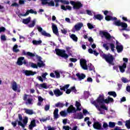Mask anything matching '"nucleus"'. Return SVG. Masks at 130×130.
<instances>
[{
	"label": "nucleus",
	"mask_w": 130,
	"mask_h": 130,
	"mask_svg": "<svg viewBox=\"0 0 130 130\" xmlns=\"http://www.w3.org/2000/svg\"><path fill=\"white\" fill-rule=\"evenodd\" d=\"M113 101V99L109 96L105 100L104 95L100 94L97 100L91 102V103L95 106L96 108L100 112H99V114H105V110H108V108L105 106L104 103H112Z\"/></svg>",
	"instance_id": "1"
},
{
	"label": "nucleus",
	"mask_w": 130,
	"mask_h": 130,
	"mask_svg": "<svg viewBox=\"0 0 130 130\" xmlns=\"http://www.w3.org/2000/svg\"><path fill=\"white\" fill-rule=\"evenodd\" d=\"M104 15L106 16L105 17V20L106 21H114V24L116 26H121V27L122 28V29L119 28L120 31H123V30H126V28H127V24L124 22H120V20H116L117 18L116 17H113L112 16H113V14L111 11H108L107 10H106L105 11H103Z\"/></svg>",
	"instance_id": "2"
},
{
	"label": "nucleus",
	"mask_w": 130,
	"mask_h": 130,
	"mask_svg": "<svg viewBox=\"0 0 130 130\" xmlns=\"http://www.w3.org/2000/svg\"><path fill=\"white\" fill-rule=\"evenodd\" d=\"M80 66L83 69V70H89V71H93V72H95L94 70H95V68H94V66L92 65V64L90 63L88 64V66H87V61L85 59H81L80 61Z\"/></svg>",
	"instance_id": "3"
},
{
	"label": "nucleus",
	"mask_w": 130,
	"mask_h": 130,
	"mask_svg": "<svg viewBox=\"0 0 130 130\" xmlns=\"http://www.w3.org/2000/svg\"><path fill=\"white\" fill-rule=\"evenodd\" d=\"M19 121H18V125H20L23 128L26 126V125L27 123H28V117H25L23 120V117H22V116L21 115H18Z\"/></svg>",
	"instance_id": "4"
},
{
	"label": "nucleus",
	"mask_w": 130,
	"mask_h": 130,
	"mask_svg": "<svg viewBox=\"0 0 130 130\" xmlns=\"http://www.w3.org/2000/svg\"><path fill=\"white\" fill-rule=\"evenodd\" d=\"M101 56L103 57V58H105L106 61L108 62V63H110V64H113L112 62L113 61L114 58L112 55L110 54L106 55L102 53V54H101Z\"/></svg>",
	"instance_id": "5"
},
{
	"label": "nucleus",
	"mask_w": 130,
	"mask_h": 130,
	"mask_svg": "<svg viewBox=\"0 0 130 130\" xmlns=\"http://www.w3.org/2000/svg\"><path fill=\"white\" fill-rule=\"evenodd\" d=\"M55 51L56 52V54L57 55H59V56H61V57H63L66 59L69 57V55L66 53V50H61L59 49H56L55 50Z\"/></svg>",
	"instance_id": "6"
},
{
	"label": "nucleus",
	"mask_w": 130,
	"mask_h": 130,
	"mask_svg": "<svg viewBox=\"0 0 130 130\" xmlns=\"http://www.w3.org/2000/svg\"><path fill=\"white\" fill-rule=\"evenodd\" d=\"M123 61H124L123 64L121 66H119L120 72L121 73H124L125 72L126 64H127V62H128V59L127 58H123Z\"/></svg>",
	"instance_id": "7"
},
{
	"label": "nucleus",
	"mask_w": 130,
	"mask_h": 130,
	"mask_svg": "<svg viewBox=\"0 0 130 130\" xmlns=\"http://www.w3.org/2000/svg\"><path fill=\"white\" fill-rule=\"evenodd\" d=\"M100 34L101 35L102 37H105L107 40H113L114 39V38L111 37L110 34L108 33L107 30L100 31Z\"/></svg>",
	"instance_id": "8"
},
{
	"label": "nucleus",
	"mask_w": 130,
	"mask_h": 130,
	"mask_svg": "<svg viewBox=\"0 0 130 130\" xmlns=\"http://www.w3.org/2000/svg\"><path fill=\"white\" fill-rule=\"evenodd\" d=\"M23 100L25 102L26 105H32L33 104V99H32V96L30 95L25 94L23 97Z\"/></svg>",
	"instance_id": "9"
},
{
	"label": "nucleus",
	"mask_w": 130,
	"mask_h": 130,
	"mask_svg": "<svg viewBox=\"0 0 130 130\" xmlns=\"http://www.w3.org/2000/svg\"><path fill=\"white\" fill-rule=\"evenodd\" d=\"M70 4L73 6L74 10H79L83 7V5L79 2L70 1Z\"/></svg>",
	"instance_id": "10"
},
{
	"label": "nucleus",
	"mask_w": 130,
	"mask_h": 130,
	"mask_svg": "<svg viewBox=\"0 0 130 130\" xmlns=\"http://www.w3.org/2000/svg\"><path fill=\"white\" fill-rule=\"evenodd\" d=\"M83 26H84V25L81 22L76 24L74 27H73L72 28V32H73V33H75V32H76L77 31H80Z\"/></svg>",
	"instance_id": "11"
},
{
	"label": "nucleus",
	"mask_w": 130,
	"mask_h": 130,
	"mask_svg": "<svg viewBox=\"0 0 130 130\" xmlns=\"http://www.w3.org/2000/svg\"><path fill=\"white\" fill-rule=\"evenodd\" d=\"M54 74L55 75L56 79H59L61 77L64 78V75H66V72L63 71L56 70L54 71Z\"/></svg>",
	"instance_id": "12"
},
{
	"label": "nucleus",
	"mask_w": 130,
	"mask_h": 130,
	"mask_svg": "<svg viewBox=\"0 0 130 130\" xmlns=\"http://www.w3.org/2000/svg\"><path fill=\"white\" fill-rule=\"evenodd\" d=\"M37 28L39 31V32H40L41 34L43 35V36H46V37H51V35H50L49 34L46 32V31L41 27V26L38 25L37 26Z\"/></svg>",
	"instance_id": "13"
},
{
	"label": "nucleus",
	"mask_w": 130,
	"mask_h": 130,
	"mask_svg": "<svg viewBox=\"0 0 130 130\" xmlns=\"http://www.w3.org/2000/svg\"><path fill=\"white\" fill-rule=\"evenodd\" d=\"M108 44L110 45L111 50L113 52H114V48H115V46L113 43L110 44H104L103 45V47L106 49V50H109V47H108Z\"/></svg>",
	"instance_id": "14"
},
{
	"label": "nucleus",
	"mask_w": 130,
	"mask_h": 130,
	"mask_svg": "<svg viewBox=\"0 0 130 130\" xmlns=\"http://www.w3.org/2000/svg\"><path fill=\"white\" fill-rule=\"evenodd\" d=\"M11 88L13 91H16L17 92H20V86L18 84H17V82L13 81L11 83Z\"/></svg>",
	"instance_id": "15"
},
{
	"label": "nucleus",
	"mask_w": 130,
	"mask_h": 130,
	"mask_svg": "<svg viewBox=\"0 0 130 130\" xmlns=\"http://www.w3.org/2000/svg\"><path fill=\"white\" fill-rule=\"evenodd\" d=\"M36 87L39 88V89H49V88H50V85H47V83H44L42 84H37Z\"/></svg>",
	"instance_id": "16"
},
{
	"label": "nucleus",
	"mask_w": 130,
	"mask_h": 130,
	"mask_svg": "<svg viewBox=\"0 0 130 130\" xmlns=\"http://www.w3.org/2000/svg\"><path fill=\"white\" fill-rule=\"evenodd\" d=\"M116 48L117 49V51L118 53H120V52H122L123 50V46L121 45L118 41H116Z\"/></svg>",
	"instance_id": "17"
},
{
	"label": "nucleus",
	"mask_w": 130,
	"mask_h": 130,
	"mask_svg": "<svg viewBox=\"0 0 130 130\" xmlns=\"http://www.w3.org/2000/svg\"><path fill=\"white\" fill-rule=\"evenodd\" d=\"M93 126L95 129L103 130V127H102V124L100 122L95 121L94 122Z\"/></svg>",
	"instance_id": "18"
},
{
	"label": "nucleus",
	"mask_w": 130,
	"mask_h": 130,
	"mask_svg": "<svg viewBox=\"0 0 130 130\" xmlns=\"http://www.w3.org/2000/svg\"><path fill=\"white\" fill-rule=\"evenodd\" d=\"M47 75H48V73H43L42 74V77L41 76H38L37 77V79L38 80H39V81H40V82H42V83H43L44 81H45V80H46V76H47Z\"/></svg>",
	"instance_id": "19"
},
{
	"label": "nucleus",
	"mask_w": 130,
	"mask_h": 130,
	"mask_svg": "<svg viewBox=\"0 0 130 130\" xmlns=\"http://www.w3.org/2000/svg\"><path fill=\"white\" fill-rule=\"evenodd\" d=\"M74 118L75 119H83L84 118V115L82 112L76 113L74 114Z\"/></svg>",
	"instance_id": "20"
},
{
	"label": "nucleus",
	"mask_w": 130,
	"mask_h": 130,
	"mask_svg": "<svg viewBox=\"0 0 130 130\" xmlns=\"http://www.w3.org/2000/svg\"><path fill=\"white\" fill-rule=\"evenodd\" d=\"M23 73L24 74L25 76H34V75H36V74H37L36 72L28 70H23Z\"/></svg>",
	"instance_id": "21"
},
{
	"label": "nucleus",
	"mask_w": 130,
	"mask_h": 130,
	"mask_svg": "<svg viewBox=\"0 0 130 130\" xmlns=\"http://www.w3.org/2000/svg\"><path fill=\"white\" fill-rule=\"evenodd\" d=\"M52 28L54 34L58 36V29H57V26L54 23L52 24Z\"/></svg>",
	"instance_id": "22"
},
{
	"label": "nucleus",
	"mask_w": 130,
	"mask_h": 130,
	"mask_svg": "<svg viewBox=\"0 0 130 130\" xmlns=\"http://www.w3.org/2000/svg\"><path fill=\"white\" fill-rule=\"evenodd\" d=\"M35 14V15H37V12L36 11H34V10H33V9H30V10H28L27 11H26V13L24 14H21V16H23V17H26V16H28V15H29V14Z\"/></svg>",
	"instance_id": "23"
},
{
	"label": "nucleus",
	"mask_w": 130,
	"mask_h": 130,
	"mask_svg": "<svg viewBox=\"0 0 130 130\" xmlns=\"http://www.w3.org/2000/svg\"><path fill=\"white\" fill-rule=\"evenodd\" d=\"M22 52L23 55H28V56H30L31 57H34V56L36 55V54H33L30 52H26L24 50H22Z\"/></svg>",
	"instance_id": "24"
},
{
	"label": "nucleus",
	"mask_w": 130,
	"mask_h": 130,
	"mask_svg": "<svg viewBox=\"0 0 130 130\" xmlns=\"http://www.w3.org/2000/svg\"><path fill=\"white\" fill-rule=\"evenodd\" d=\"M76 76L77 77L79 81H82V80H84L86 78V75L84 74L77 73L76 74Z\"/></svg>",
	"instance_id": "25"
},
{
	"label": "nucleus",
	"mask_w": 130,
	"mask_h": 130,
	"mask_svg": "<svg viewBox=\"0 0 130 130\" xmlns=\"http://www.w3.org/2000/svg\"><path fill=\"white\" fill-rule=\"evenodd\" d=\"M38 61H39L37 63L38 67H39V68H43V67H44V66H45V64H44L43 61H42V60H41V57H38Z\"/></svg>",
	"instance_id": "26"
},
{
	"label": "nucleus",
	"mask_w": 130,
	"mask_h": 130,
	"mask_svg": "<svg viewBox=\"0 0 130 130\" xmlns=\"http://www.w3.org/2000/svg\"><path fill=\"white\" fill-rule=\"evenodd\" d=\"M54 94L56 97H59V96H61V95H62V92L58 89H56L54 90Z\"/></svg>",
	"instance_id": "27"
},
{
	"label": "nucleus",
	"mask_w": 130,
	"mask_h": 130,
	"mask_svg": "<svg viewBox=\"0 0 130 130\" xmlns=\"http://www.w3.org/2000/svg\"><path fill=\"white\" fill-rule=\"evenodd\" d=\"M24 59H25L24 57H20L18 58L17 61V64L18 66H22V64H23V61Z\"/></svg>",
	"instance_id": "28"
},
{
	"label": "nucleus",
	"mask_w": 130,
	"mask_h": 130,
	"mask_svg": "<svg viewBox=\"0 0 130 130\" xmlns=\"http://www.w3.org/2000/svg\"><path fill=\"white\" fill-rule=\"evenodd\" d=\"M76 111V109L73 107V105H71L67 109V112L68 113H72Z\"/></svg>",
	"instance_id": "29"
},
{
	"label": "nucleus",
	"mask_w": 130,
	"mask_h": 130,
	"mask_svg": "<svg viewBox=\"0 0 130 130\" xmlns=\"http://www.w3.org/2000/svg\"><path fill=\"white\" fill-rule=\"evenodd\" d=\"M61 9L63 11H67V10H68L69 11H72V7L70 6H65L64 5H61Z\"/></svg>",
	"instance_id": "30"
},
{
	"label": "nucleus",
	"mask_w": 130,
	"mask_h": 130,
	"mask_svg": "<svg viewBox=\"0 0 130 130\" xmlns=\"http://www.w3.org/2000/svg\"><path fill=\"white\" fill-rule=\"evenodd\" d=\"M93 19H94V20H96V19L97 20L101 21V20L103 19V16L101 14L94 15Z\"/></svg>",
	"instance_id": "31"
},
{
	"label": "nucleus",
	"mask_w": 130,
	"mask_h": 130,
	"mask_svg": "<svg viewBox=\"0 0 130 130\" xmlns=\"http://www.w3.org/2000/svg\"><path fill=\"white\" fill-rule=\"evenodd\" d=\"M54 119H57L59 115H58V109H55L53 112Z\"/></svg>",
	"instance_id": "32"
},
{
	"label": "nucleus",
	"mask_w": 130,
	"mask_h": 130,
	"mask_svg": "<svg viewBox=\"0 0 130 130\" xmlns=\"http://www.w3.org/2000/svg\"><path fill=\"white\" fill-rule=\"evenodd\" d=\"M36 126V123L35 122V120L31 121L30 125H29V129H33V127Z\"/></svg>",
	"instance_id": "33"
},
{
	"label": "nucleus",
	"mask_w": 130,
	"mask_h": 130,
	"mask_svg": "<svg viewBox=\"0 0 130 130\" xmlns=\"http://www.w3.org/2000/svg\"><path fill=\"white\" fill-rule=\"evenodd\" d=\"M35 24H36V19H34L28 24V27H29V28H33V27L35 26Z\"/></svg>",
	"instance_id": "34"
},
{
	"label": "nucleus",
	"mask_w": 130,
	"mask_h": 130,
	"mask_svg": "<svg viewBox=\"0 0 130 130\" xmlns=\"http://www.w3.org/2000/svg\"><path fill=\"white\" fill-rule=\"evenodd\" d=\"M88 52L91 54H93L94 55H95V56H98V55L99 54V53L97 52L95 50L93 51V50L91 48L88 49Z\"/></svg>",
	"instance_id": "35"
},
{
	"label": "nucleus",
	"mask_w": 130,
	"mask_h": 130,
	"mask_svg": "<svg viewBox=\"0 0 130 130\" xmlns=\"http://www.w3.org/2000/svg\"><path fill=\"white\" fill-rule=\"evenodd\" d=\"M70 37L73 40V41H75V42H78V37L74 34H72L70 35Z\"/></svg>",
	"instance_id": "36"
},
{
	"label": "nucleus",
	"mask_w": 130,
	"mask_h": 130,
	"mask_svg": "<svg viewBox=\"0 0 130 130\" xmlns=\"http://www.w3.org/2000/svg\"><path fill=\"white\" fill-rule=\"evenodd\" d=\"M13 52H15L16 53L20 52V49H18V45L16 44L13 46Z\"/></svg>",
	"instance_id": "37"
},
{
	"label": "nucleus",
	"mask_w": 130,
	"mask_h": 130,
	"mask_svg": "<svg viewBox=\"0 0 130 130\" xmlns=\"http://www.w3.org/2000/svg\"><path fill=\"white\" fill-rule=\"evenodd\" d=\"M76 106L77 110H79V111L82 110V106H81V104L78 101L76 102Z\"/></svg>",
	"instance_id": "38"
},
{
	"label": "nucleus",
	"mask_w": 130,
	"mask_h": 130,
	"mask_svg": "<svg viewBox=\"0 0 130 130\" xmlns=\"http://www.w3.org/2000/svg\"><path fill=\"white\" fill-rule=\"evenodd\" d=\"M42 43V40L37 41V40H33L32 44L34 45H40Z\"/></svg>",
	"instance_id": "39"
},
{
	"label": "nucleus",
	"mask_w": 130,
	"mask_h": 130,
	"mask_svg": "<svg viewBox=\"0 0 130 130\" xmlns=\"http://www.w3.org/2000/svg\"><path fill=\"white\" fill-rule=\"evenodd\" d=\"M64 106V104L61 102H58L55 105V107H59V108H62Z\"/></svg>",
	"instance_id": "40"
},
{
	"label": "nucleus",
	"mask_w": 130,
	"mask_h": 130,
	"mask_svg": "<svg viewBox=\"0 0 130 130\" xmlns=\"http://www.w3.org/2000/svg\"><path fill=\"white\" fill-rule=\"evenodd\" d=\"M30 21H31V17H29L27 18L23 19L22 22L23 24H28Z\"/></svg>",
	"instance_id": "41"
},
{
	"label": "nucleus",
	"mask_w": 130,
	"mask_h": 130,
	"mask_svg": "<svg viewBox=\"0 0 130 130\" xmlns=\"http://www.w3.org/2000/svg\"><path fill=\"white\" fill-rule=\"evenodd\" d=\"M25 112L27 114H34V112H33V110H29V109H25Z\"/></svg>",
	"instance_id": "42"
},
{
	"label": "nucleus",
	"mask_w": 130,
	"mask_h": 130,
	"mask_svg": "<svg viewBox=\"0 0 130 130\" xmlns=\"http://www.w3.org/2000/svg\"><path fill=\"white\" fill-rule=\"evenodd\" d=\"M70 87L69 84H67L64 85V86H60V90H62V91H66V90H67L68 88Z\"/></svg>",
	"instance_id": "43"
},
{
	"label": "nucleus",
	"mask_w": 130,
	"mask_h": 130,
	"mask_svg": "<svg viewBox=\"0 0 130 130\" xmlns=\"http://www.w3.org/2000/svg\"><path fill=\"white\" fill-rule=\"evenodd\" d=\"M29 64L31 68H32V69H38V65L34 63L29 62Z\"/></svg>",
	"instance_id": "44"
},
{
	"label": "nucleus",
	"mask_w": 130,
	"mask_h": 130,
	"mask_svg": "<svg viewBox=\"0 0 130 130\" xmlns=\"http://www.w3.org/2000/svg\"><path fill=\"white\" fill-rule=\"evenodd\" d=\"M108 94L110 96H113L114 98H115V97L117 96L116 92H115V91H110L108 92Z\"/></svg>",
	"instance_id": "45"
},
{
	"label": "nucleus",
	"mask_w": 130,
	"mask_h": 130,
	"mask_svg": "<svg viewBox=\"0 0 130 130\" xmlns=\"http://www.w3.org/2000/svg\"><path fill=\"white\" fill-rule=\"evenodd\" d=\"M60 3L63 5H70V2L68 0H60Z\"/></svg>",
	"instance_id": "46"
},
{
	"label": "nucleus",
	"mask_w": 130,
	"mask_h": 130,
	"mask_svg": "<svg viewBox=\"0 0 130 130\" xmlns=\"http://www.w3.org/2000/svg\"><path fill=\"white\" fill-rule=\"evenodd\" d=\"M84 96L85 99H87L90 96V92L89 91H85L84 92Z\"/></svg>",
	"instance_id": "47"
},
{
	"label": "nucleus",
	"mask_w": 130,
	"mask_h": 130,
	"mask_svg": "<svg viewBox=\"0 0 130 130\" xmlns=\"http://www.w3.org/2000/svg\"><path fill=\"white\" fill-rule=\"evenodd\" d=\"M86 13L87 15H89V16H92L93 14H94V12L89 10H86Z\"/></svg>",
	"instance_id": "48"
},
{
	"label": "nucleus",
	"mask_w": 130,
	"mask_h": 130,
	"mask_svg": "<svg viewBox=\"0 0 130 130\" xmlns=\"http://www.w3.org/2000/svg\"><path fill=\"white\" fill-rule=\"evenodd\" d=\"M122 82H123V83H128V82L130 81V80H129L128 79H127L125 77H122L121 79Z\"/></svg>",
	"instance_id": "49"
},
{
	"label": "nucleus",
	"mask_w": 130,
	"mask_h": 130,
	"mask_svg": "<svg viewBox=\"0 0 130 130\" xmlns=\"http://www.w3.org/2000/svg\"><path fill=\"white\" fill-rule=\"evenodd\" d=\"M103 129H107L108 128V124L104 122L103 125Z\"/></svg>",
	"instance_id": "50"
},
{
	"label": "nucleus",
	"mask_w": 130,
	"mask_h": 130,
	"mask_svg": "<svg viewBox=\"0 0 130 130\" xmlns=\"http://www.w3.org/2000/svg\"><path fill=\"white\" fill-rule=\"evenodd\" d=\"M109 127H114L115 126V122H109Z\"/></svg>",
	"instance_id": "51"
},
{
	"label": "nucleus",
	"mask_w": 130,
	"mask_h": 130,
	"mask_svg": "<svg viewBox=\"0 0 130 130\" xmlns=\"http://www.w3.org/2000/svg\"><path fill=\"white\" fill-rule=\"evenodd\" d=\"M87 26L89 29H94L95 28V25L90 23H87Z\"/></svg>",
	"instance_id": "52"
},
{
	"label": "nucleus",
	"mask_w": 130,
	"mask_h": 130,
	"mask_svg": "<svg viewBox=\"0 0 130 130\" xmlns=\"http://www.w3.org/2000/svg\"><path fill=\"white\" fill-rule=\"evenodd\" d=\"M60 114L61 116H63V117H66L67 116V112L64 111H62L60 112Z\"/></svg>",
	"instance_id": "53"
},
{
	"label": "nucleus",
	"mask_w": 130,
	"mask_h": 130,
	"mask_svg": "<svg viewBox=\"0 0 130 130\" xmlns=\"http://www.w3.org/2000/svg\"><path fill=\"white\" fill-rule=\"evenodd\" d=\"M61 32L62 34H64V35H66V34H67V33H68V29H67V28L61 29Z\"/></svg>",
	"instance_id": "54"
},
{
	"label": "nucleus",
	"mask_w": 130,
	"mask_h": 130,
	"mask_svg": "<svg viewBox=\"0 0 130 130\" xmlns=\"http://www.w3.org/2000/svg\"><path fill=\"white\" fill-rule=\"evenodd\" d=\"M48 6H50V7H54L55 6L54 2L51 1L48 3Z\"/></svg>",
	"instance_id": "55"
},
{
	"label": "nucleus",
	"mask_w": 130,
	"mask_h": 130,
	"mask_svg": "<svg viewBox=\"0 0 130 130\" xmlns=\"http://www.w3.org/2000/svg\"><path fill=\"white\" fill-rule=\"evenodd\" d=\"M19 42H24V40H25V37L21 36V35H19Z\"/></svg>",
	"instance_id": "56"
},
{
	"label": "nucleus",
	"mask_w": 130,
	"mask_h": 130,
	"mask_svg": "<svg viewBox=\"0 0 130 130\" xmlns=\"http://www.w3.org/2000/svg\"><path fill=\"white\" fill-rule=\"evenodd\" d=\"M50 0H42V4L43 5H47L48 4V2Z\"/></svg>",
	"instance_id": "57"
},
{
	"label": "nucleus",
	"mask_w": 130,
	"mask_h": 130,
	"mask_svg": "<svg viewBox=\"0 0 130 130\" xmlns=\"http://www.w3.org/2000/svg\"><path fill=\"white\" fill-rule=\"evenodd\" d=\"M1 39L2 41H6V40H7V38L6 37V36L3 35L1 36Z\"/></svg>",
	"instance_id": "58"
},
{
	"label": "nucleus",
	"mask_w": 130,
	"mask_h": 130,
	"mask_svg": "<svg viewBox=\"0 0 130 130\" xmlns=\"http://www.w3.org/2000/svg\"><path fill=\"white\" fill-rule=\"evenodd\" d=\"M49 108H50V105H46L45 106V110L46 111H47L49 110Z\"/></svg>",
	"instance_id": "59"
},
{
	"label": "nucleus",
	"mask_w": 130,
	"mask_h": 130,
	"mask_svg": "<svg viewBox=\"0 0 130 130\" xmlns=\"http://www.w3.org/2000/svg\"><path fill=\"white\" fill-rule=\"evenodd\" d=\"M118 69H119V66L118 67L116 66L113 67V70H115V71H116V72H119V70Z\"/></svg>",
	"instance_id": "60"
},
{
	"label": "nucleus",
	"mask_w": 130,
	"mask_h": 130,
	"mask_svg": "<svg viewBox=\"0 0 130 130\" xmlns=\"http://www.w3.org/2000/svg\"><path fill=\"white\" fill-rule=\"evenodd\" d=\"M71 91H72L73 92H74V93H76L77 92V89H76V87L73 86L72 87H71Z\"/></svg>",
	"instance_id": "61"
},
{
	"label": "nucleus",
	"mask_w": 130,
	"mask_h": 130,
	"mask_svg": "<svg viewBox=\"0 0 130 130\" xmlns=\"http://www.w3.org/2000/svg\"><path fill=\"white\" fill-rule=\"evenodd\" d=\"M25 2H26V1H25V0H19V5H24V4H25Z\"/></svg>",
	"instance_id": "62"
},
{
	"label": "nucleus",
	"mask_w": 130,
	"mask_h": 130,
	"mask_svg": "<svg viewBox=\"0 0 130 130\" xmlns=\"http://www.w3.org/2000/svg\"><path fill=\"white\" fill-rule=\"evenodd\" d=\"M50 76L51 77V78H56V77H55V73H51L50 74Z\"/></svg>",
	"instance_id": "63"
},
{
	"label": "nucleus",
	"mask_w": 130,
	"mask_h": 130,
	"mask_svg": "<svg viewBox=\"0 0 130 130\" xmlns=\"http://www.w3.org/2000/svg\"><path fill=\"white\" fill-rule=\"evenodd\" d=\"M63 129L64 130H70V126H63Z\"/></svg>",
	"instance_id": "64"
}]
</instances>
